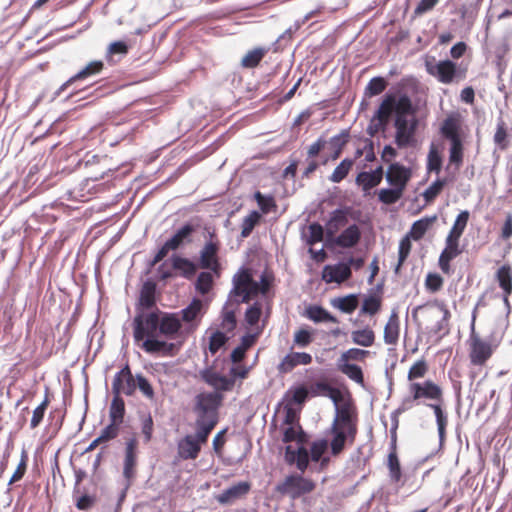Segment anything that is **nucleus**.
<instances>
[{"mask_svg": "<svg viewBox=\"0 0 512 512\" xmlns=\"http://www.w3.org/2000/svg\"><path fill=\"white\" fill-rule=\"evenodd\" d=\"M393 113L395 114V143L399 148L408 147L414 141L418 120L415 117L416 109L407 94H401L399 97L392 93L386 94L373 119L380 127H385Z\"/></svg>", "mask_w": 512, "mask_h": 512, "instance_id": "obj_1", "label": "nucleus"}, {"mask_svg": "<svg viewBox=\"0 0 512 512\" xmlns=\"http://www.w3.org/2000/svg\"><path fill=\"white\" fill-rule=\"evenodd\" d=\"M160 316L161 310L159 308L151 311H138L132 323L133 337L137 343L142 341L141 348L146 353L173 355L175 344L156 338L159 334Z\"/></svg>", "mask_w": 512, "mask_h": 512, "instance_id": "obj_2", "label": "nucleus"}, {"mask_svg": "<svg viewBox=\"0 0 512 512\" xmlns=\"http://www.w3.org/2000/svg\"><path fill=\"white\" fill-rule=\"evenodd\" d=\"M224 396L219 392H202L195 397V427L199 428V437L207 441L210 433L218 423V410Z\"/></svg>", "mask_w": 512, "mask_h": 512, "instance_id": "obj_3", "label": "nucleus"}, {"mask_svg": "<svg viewBox=\"0 0 512 512\" xmlns=\"http://www.w3.org/2000/svg\"><path fill=\"white\" fill-rule=\"evenodd\" d=\"M427 403H444L443 388L432 380L423 382H412L408 385V396H406L399 407L397 413H403L412 409L416 405Z\"/></svg>", "mask_w": 512, "mask_h": 512, "instance_id": "obj_4", "label": "nucleus"}, {"mask_svg": "<svg viewBox=\"0 0 512 512\" xmlns=\"http://www.w3.org/2000/svg\"><path fill=\"white\" fill-rule=\"evenodd\" d=\"M461 118L458 114L447 116L440 127L441 135L450 141L449 165L459 170L464 160V145L461 137Z\"/></svg>", "mask_w": 512, "mask_h": 512, "instance_id": "obj_5", "label": "nucleus"}, {"mask_svg": "<svg viewBox=\"0 0 512 512\" xmlns=\"http://www.w3.org/2000/svg\"><path fill=\"white\" fill-rule=\"evenodd\" d=\"M476 317L477 307L474 308L472 313L471 333L469 337V360L472 365L482 367L492 357L498 347V343L485 340L475 332Z\"/></svg>", "mask_w": 512, "mask_h": 512, "instance_id": "obj_6", "label": "nucleus"}, {"mask_svg": "<svg viewBox=\"0 0 512 512\" xmlns=\"http://www.w3.org/2000/svg\"><path fill=\"white\" fill-rule=\"evenodd\" d=\"M205 243L199 251V267L204 270L212 271L215 276L221 275V263L219 252L221 250V240L219 239L215 229H207Z\"/></svg>", "mask_w": 512, "mask_h": 512, "instance_id": "obj_7", "label": "nucleus"}, {"mask_svg": "<svg viewBox=\"0 0 512 512\" xmlns=\"http://www.w3.org/2000/svg\"><path fill=\"white\" fill-rule=\"evenodd\" d=\"M316 488V483L301 474H290L282 482L277 484L276 491L295 500L310 494Z\"/></svg>", "mask_w": 512, "mask_h": 512, "instance_id": "obj_8", "label": "nucleus"}, {"mask_svg": "<svg viewBox=\"0 0 512 512\" xmlns=\"http://www.w3.org/2000/svg\"><path fill=\"white\" fill-rule=\"evenodd\" d=\"M258 282H256L248 269H242L233 277L231 296L239 297L237 303H248L257 296Z\"/></svg>", "mask_w": 512, "mask_h": 512, "instance_id": "obj_9", "label": "nucleus"}, {"mask_svg": "<svg viewBox=\"0 0 512 512\" xmlns=\"http://www.w3.org/2000/svg\"><path fill=\"white\" fill-rule=\"evenodd\" d=\"M426 70L443 84H450L455 80H462L466 77V69H458L457 64L451 60L439 61L436 64L427 62Z\"/></svg>", "mask_w": 512, "mask_h": 512, "instance_id": "obj_10", "label": "nucleus"}, {"mask_svg": "<svg viewBox=\"0 0 512 512\" xmlns=\"http://www.w3.org/2000/svg\"><path fill=\"white\" fill-rule=\"evenodd\" d=\"M357 433L358 429L331 424L329 430V434L331 435V441L329 444L331 454L336 457L344 451L346 444L353 445L356 440Z\"/></svg>", "mask_w": 512, "mask_h": 512, "instance_id": "obj_11", "label": "nucleus"}, {"mask_svg": "<svg viewBox=\"0 0 512 512\" xmlns=\"http://www.w3.org/2000/svg\"><path fill=\"white\" fill-rule=\"evenodd\" d=\"M136 391V377L133 376L130 366L127 363L119 372H117L112 381L113 395L122 394L132 396Z\"/></svg>", "mask_w": 512, "mask_h": 512, "instance_id": "obj_12", "label": "nucleus"}, {"mask_svg": "<svg viewBox=\"0 0 512 512\" xmlns=\"http://www.w3.org/2000/svg\"><path fill=\"white\" fill-rule=\"evenodd\" d=\"M207 441L199 437V428H196L195 435H186L177 445L178 457L182 460H194L201 451V445Z\"/></svg>", "mask_w": 512, "mask_h": 512, "instance_id": "obj_13", "label": "nucleus"}, {"mask_svg": "<svg viewBox=\"0 0 512 512\" xmlns=\"http://www.w3.org/2000/svg\"><path fill=\"white\" fill-rule=\"evenodd\" d=\"M201 379L210 387L214 389L213 392H229L235 386L234 378L221 375L213 368H206L200 372Z\"/></svg>", "mask_w": 512, "mask_h": 512, "instance_id": "obj_14", "label": "nucleus"}, {"mask_svg": "<svg viewBox=\"0 0 512 512\" xmlns=\"http://www.w3.org/2000/svg\"><path fill=\"white\" fill-rule=\"evenodd\" d=\"M461 253L460 240L447 236L445 239V248L441 252L438 260L440 270L444 274L450 275L452 273L451 261Z\"/></svg>", "mask_w": 512, "mask_h": 512, "instance_id": "obj_15", "label": "nucleus"}, {"mask_svg": "<svg viewBox=\"0 0 512 512\" xmlns=\"http://www.w3.org/2000/svg\"><path fill=\"white\" fill-rule=\"evenodd\" d=\"M412 172L410 168L405 167L400 163H392L387 169L386 180L391 187L400 188L405 191L408 182L410 181Z\"/></svg>", "mask_w": 512, "mask_h": 512, "instance_id": "obj_16", "label": "nucleus"}, {"mask_svg": "<svg viewBox=\"0 0 512 512\" xmlns=\"http://www.w3.org/2000/svg\"><path fill=\"white\" fill-rule=\"evenodd\" d=\"M332 424L358 429V412L353 403L349 401L338 406Z\"/></svg>", "mask_w": 512, "mask_h": 512, "instance_id": "obj_17", "label": "nucleus"}, {"mask_svg": "<svg viewBox=\"0 0 512 512\" xmlns=\"http://www.w3.org/2000/svg\"><path fill=\"white\" fill-rule=\"evenodd\" d=\"M202 300L194 298L191 303L181 310V322L183 321L188 325L189 331H195L201 321L205 311Z\"/></svg>", "mask_w": 512, "mask_h": 512, "instance_id": "obj_18", "label": "nucleus"}, {"mask_svg": "<svg viewBox=\"0 0 512 512\" xmlns=\"http://www.w3.org/2000/svg\"><path fill=\"white\" fill-rule=\"evenodd\" d=\"M250 490L251 483L248 481H241L222 491V493L216 496V500L222 505L232 504L235 501L244 498Z\"/></svg>", "mask_w": 512, "mask_h": 512, "instance_id": "obj_19", "label": "nucleus"}, {"mask_svg": "<svg viewBox=\"0 0 512 512\" xmlns=\"http://www.w3.org/2000/svg\"><path fill=\"white\" fill-rule=\"evenodd\" d=\"M159 323V334L169 339H174L182 328V322L177 313L161 311Z\"/></svg>", "mask_w": 512, "mask_h": 512, "instance_id": "obj_20", "label": "nucleus"}, {"mask_svg": "<svg viewBox=\"0 0 512 512\" xmlns=\"http://www.w3.org/2000/svg\"><path fill=\"white\" fill-rule=\"evenodd\" d=\"M352 275L349 264L338 263L336 265H326L322 272V279L326 283H343Z\"/></svg>", "mask_w": 512, "mask_h": 512, "instance_id": "obj_21", "label": "nucleus"}, {"mask_svg": "<svg viewBox=\"0 0 512 512\" xmlns=\"http://www.w3.org/2000/svg\"><path fill=\"white\" fill-rule=\"evenodd\" d=\"M137 449V439L135 437L130 438L126 442L123 462V475L126 479H131L135 475V469L137 465Z\"/></svg>", "mask_w": 512, "mask_h": 512, "instance_id": "obj_22", "label": "nucleus"}, {"mask_svg": "<svg viewBox=\"0 0 512 512\" xmlns=\"http://www.w3.org/2000/svg\"><path fill=\"white\" fill-rule=\"evenodd\" d=\"M495 278L503 291V302L510 309L509 297L512 295V267L504 264L496 271Z\"/></svg>", "mask_w": 512, "mask_h": 512, "instance_id": "obj_23", "label": "nucleus"}, {"mask_svg": "<svg viewBox=\"0 0 512 512\" xmlns=\"http://www.w3.org/2000/svg\"><path fill=\"white\" fill-rule=\"evenodd\" d=\"M312 363V356L306 352H291L279 363L280 373H289L298 365H309Z\"/></svg>", "mask_w": 512, "mask_h": 512, "instance_id": "obj_24", "label": "nucleus"}, {"mask_svg": "<svg viewBox=\"0 0 512 512\" xmlns=\"http://www.w3.org/2000/svg\"><path fill=\"white\" fill-rule=\"evenodd\" d=\"M383 179V167L379 166L372 171L360 172L355 179L358 186L362 188L365 193H368L371 189L378 186Z\"/></svg>", "mask_w": 512, "mask_h": 512, "instance_id": "obj_25", "label": "nucleus"}, {"mask_svg": "<svg viewBox=\"0 0 512 512\" xmlns=\"http://www.w3.org/2000/svg\"><path fill=\"white\" fill-rule=\"evenodd\" d=\"M309 452L301 446L298 449H293L292 446H287L285 449V460L288 464H295L297 469L304 473L309 465Z\"/></svg>", "mask_w": 512, "mask_h": 512, "instance_id": "obj_26", "label": "nucleus"}, {"mask_svg": "<svg viewBox=\"0 0 512 512\" xmlns=\"http://www.w3.org/2000/svg\"><path fill=\"white\" fill-rule=\"evenodd\" d=\"M400 319L398 312L393 310L384 326L383 339L385 344L395 346L399 341Z\"/></svg>", "mask_w": 512, "mask_h": 512, "instance_id": "obj_27", "label": "nucleus"}, {"mask_svg": "<svg viewBox=\"0 0 512 512\" xmlns=\"http://www.w3.org/2000/svg\"><path fill=\"white\" fill-rule=\"evenodd\" d=\"M361 239V230L356 224L345 228L335 239L334 243L341 248L355 247Z\"/></svg>", "mask_w": 512, "mask_h": 512, "instance_id": "obj_28", "label": "nucleus"}, {"mask_svg": "<svg viewBox=\"0 0 512 512\" xmlns=\"http://www.w3.org/2000/svg\"><path fill=\"white\" fill-rule=\"evenodd\" d=\"M104 69V63L101 60H94L89 62L83 69H81L77 74L69 78L62 86L61 90H65L71 84L76 81L84 80L89 77L100 74Z\"/></svg>", "mask_w": 512, "mask_h": 512, "instance_id": "obj_29", "label": "nucleus"}, {"mask_svg": "<svg viewBox=\"0 0 512 512\" xmlns=\"http://www.w3.org/2000/svg\"><path fill=\"white\" fill-rule=\"evenodd\" d=\"M171 264L174 270L179 272V275L185 279L191 280L197 273L199 264L197 265L192 260L179 255L171 257Z\"/></svg>", "mask_w": 512, "mask_h": 512, "instance_id": "obj_30", "label": "nucleus"}, {"mask_svg": "<svg viewBox=\"0 0 512 512\" xmlns=\"http://www.w3.org/2000/svg\"><path fill=\"white\" fill-rule=\"evenodd\" d=\"M156 285L152 282H146L141 288L138 300V311L153 310L156 307Z\"/></svg>", "mask_w": 512, "mask_h": 512, "instance_id": "obj_31", "label": "nucleus"}, {"mask_svg": "<svg viewBox=\"0 0 512 512\" xmlns=\"http://www.w3.org/2000/svg\"><path fill=\"white\" fill-rule=\"evenodd\" d=\"M349 137L350 135L348 130H342L339 134L333 136L329 141H327V144H329V148L331 150V154L327 159L323 161V165H325L328 160L335 161L341 156L346 144L349 141Z\"/></svg>", "mask_w": 512, "mask_h": 512, "instance_id": "obj_32", "label": "nucleus"}, {"mask_svg": "<svg viewBox=\"0 0 512 512\" xmlns=\"http://www.w3.org/2000/svg\"><path fill=\"white\" fill-rule=\"evenodd\" d=\"M348 223V213L343 209H336L331 213L329 220L326 223V234L328 237H333L341 228L345 227Z\"/></svg>", "mask_w": 512, "mask_h": 512, "instance_id": "obj_33", "label": "nucleus"}, {"mask_svg": "<svg viewBox=\"0 0 512 512\" xmlns=\"http://www.w3.org/2000/svg\"><path fill=\"white\" fill-rule=\"evenodd\" d=\"M312 395H322L329 397L336 405L343 400L342 392L339 388L333 387L330 384L318 381L312 386Z\"/></svg>", "mask_w": 512, "mask_h": 512, "instance_id": "obj_34", "label": "nucleus"}, {"mask_svg": "<svg viewBox=\"0 0 512 512\" xmlns=\"http://www.w3.org/2000/svg\"><path fill=\"white\" fill-rule=\"evenodd\" d=\"M436 220V215L431 217H423L412 224L409 232L406 235L411 239L418 241L424 237L428 229Z\"/></svg>", "mask_w": 512, "mask_h": 512, "instance_id": "obj_35", "label": "nucleus"}, {"mask_svg": "<svg viewBox=\"0 0 512 512\" xmlns=\"http://www.w3.org/2000/svg\"><path fill=\"white\" fill-rule=\"evenodd\" d=\"M196 229L197 225L195 226L191 223H186L181 228H179L175 234L170 239H168V241L173 246V248L177 250L184 244V242H191V236L196 231Z\"/></svg>", "mask_w": 512, "mask_h": 512, "instance_id": "obj_36", "label": "nucleus"}, {"mask_svg": "<svg viewBox=\"0 0 512 512\" xmlns=\"http://www.w3.org/2000/svg\"><path fill=\"white\" fill-rule=\"evenodd\" d=\"M351 340L358 346L371 347L375 343L376 334L371 327L366 326L363 329L353 330L351 332Z\"/></svg>", "mask_w": 512, "mask_h": 512, "instance_id": "obj_37", "label": "nucleus"}, {"mask_svg": "<svg viewBox=\"0 0 512 512\" xmlns=\"http://www.w3.org/2000/svg\"><path fill=\"white\" fill-rule=\"evenodd\" d=\"M236 310L237 307L226 303L221 311L220 327L227 333L233 332L237 326Z\"/></svg>", "mask_w": 512, "mask_h": 512, "instance_id": "obj_38", "label": "nucleus"}, {"mask_svg": "<svg viewBox=\"0 0 512 512\" xmlns=\"http://www.w3.org/2000/svg\"><path fill=\"white\" fill-rule=\"evenodd\" d=\"M331 305L343 313L351 314L359 305L358 296L355 294H349L343 297H337L331 300Z\"/></svg>", "mask_w": 512, "mask_h": 512, "instance_id": "obj_39", "label": "nucleus"}, {"mask_svg": "<svg viewBox=\"0 0 512 512\" xmlns=\"http://www.w3.org/2000/svg\"><path fill=\"white\" fill-rule=\"evenodd\" d=\"M306 316L308 319L312 320L315 323H321V322L339 323V320L335 316H333L330 312H328L322 306H318V305L309 306L306 309Z\"/></svg>", "mask_w": 512, "mask_h": 512, "instance_id": "obj_40", "label": "nucleus"}, {"mask_svg": "<svg viewBox=\"0 0 512 512\" xmlns=\"http://www.w3.org/2000/svg\"><path fill=\"white\" fill-rule=\"evenodd\" d=\"M124 416H125V402H124L123 398L119 395H113V399L111 401L110 408H109L110 422L121 426V424L124 421Z\"/></svg>", "mask_w": 512, "mask_h": 512, "instance_id": "obj_41", "label": "nucleus"}, {"mask_svg": "<svg viewBox=\"0 0 512 512\" xmlns=\"http://www.w3.org/2000/svg\"><path fill=\"white\" fill-rule=\"evenodd\" d=\"M337 368L350 380L354 381L355 383L361 386H364V374L360 366L352 363L337 362Z\"/></svg>", "mask_w": 512, "mask_h": 512, "instance_id": "obj_42", "label": "nucleus"}, {"mask_svg": "<svg viewBox=\"0 0 512 512\" xmlns=\"http://www.w3.org/2000/svg\"><path fill=\"white\" fill-rule=\"evenodd\" d=\"M308 394L309 391L304 385L291 388L285 394V404H290V406L299 405V410H301L302 405L308 398Z\"/></svg>", "mask_w": 512, "mask_h": 512, "instance_id": "obj_43", "label": "nucleus"}, {"mask_svg": "<svg viewBox=\"0 0 512 512\" xmlns=\"http://www.w3.org/2000/svg\"><path fill=\"white\" fill-rule=\"evenodd\" d=\"M267 52L268 49L264 47H257L248 51L241 60V66L248 69L257 67Z\"/></svg>", "mask_w": 512, "mask_h": 512, "instance_id": "obj_44", "label": "nucleus"}, {"mask_svg": "<svg viewBox=\"0 0 512 512\" xmlns=\"http://www.w3.org/2000/svg\"><path fill=\"white\" fill-rule=\"evenodd\" d=\"M427 407L431 408L436 417L438 434L440 441H443L446 434V427L448 425V417L442 408V404L427 403Z\"/></svg>", "mask_w": 512, "mask_h": 512, "instance_id": "obj_45", "label": "nucleus"}, {"mask_svg": "<svg viewBox=\"0 0 512 512\" xmlns=\"http://www.w3.org/2000/svg\"><path fill=\"white\" fill-rule=\"evenodd\" d=\"M354 165V160L350 158L343 159L334 169L332 174L329 176V180L332 183H340L343 181L350 171L352 170Z\"/></svg>", "mask_w": 512, "mask_h": 512, "instance_id": "obj_46", "label": "nucleus"}, {"mask_svg": "<svg viewBox=\"0 0 512 512\" xmlns=\"http://www.w3.org/2000/svg\"><path fill=\"white\" fill-rule=\"evenodd\" d=\"M370 354L371 353L368 350L360 348H350L340 355L338 362H364L368 357H370Z\"/></svg>", "mask_w": 512, "mask_h": 512, "instance_id": "obj_47", "label": "nucleus"}, {"mask_svg": "<svg viewBox=\"0 0 512 512\" xmlns=\"http://www.w3.org/2000/svg\"><path fill=\"white\" fill-rule=\"evenodd\" d=\"M214 275L210 270L200 272L195 282V289L202 295L209 293L214 284Z\"/></svg>", "mask_w": 512, "mask_h": 512, "instance_id": "obj_48", "label": "nucleus"}, {"mask_svg": "<svg viewBox=\"0 0 512 512\" xmlns=\"http://www.w3.org/2000/svg\"><path fill=\"white\" fill-rule=\"evenodd\" d=\"M261 213L256 210L251 211L246 217L243 218L241 223V237L247 238L252 233L256 225L261 220Z\"/></svg>", "mask_w": 512, "mask_h": 512, "instance_id": "obj_49", "label": "nucleus"}, {"mask_svg": "<svg viewBox=\"0 0 512 512\" xmlns=\"http://www.w3.org/2000/svg\"><path fill=\"white\" fill-rule=\"evenodd\" d=\"M469 216H470V214L467 210L460 212L458 214V216L456 217V220L447 236L460 240V238L467 226Z\"/></svg>", "mask_w": 512, "mask_h": 512, "instance_id": "obj_50", "label": "nucleus"}, {"mask_svg": "<svg viewBox=\"0 0 512 512\" xmlns=\"http://www.w3.org/2000/svg\"><path fill=\"white\" fill-rule=\"evenodd\" d=\"M434 305L438 308L439 312L442 313V318L441 320L437 321L435 327L432 329V332L435 334H440L442 331L447 333L449 319L451 317L450 311L443 302L435 301Z\"/></svg>", "mask_w": 512, "mask_h": 512, "instance_id": "obj_51", "label": "nucleus"}, {"mask_svg": "<svg viewBox=\"0 0 512 512\" xmlns=\"http://www.w3.org/2000/svg\"><path fill=\"white\" fill-rule=\"evenodd\" d=\"M387 468L390 480L394 483H399L402 479V469L398 455L388 454Z\"/></svg>", "mask_w": 512, "mask_h": 512, "instance_id": "obj_52", "label": "nucleus"}, {"mask_svg": "<svg viewBox=\"0 0 512 512\" xmlns=\"http://www.w3.org/2000/svg\"><path fill=\"white\" fill-rule=\"evenodd\" d=\"M428 370V364L424 359L417 360L408 371L407 379L409 383L416 382L417 379L424 378L428 373Z\"/></svg>", "mask_w": 512, "mask_h": 512, "instance_id": "obj_53", "label": "nucleus"}, {"mask_svg": "<svg viewBox=\"0 0 512 512\" xmlns=\"http://www.w3.org/2000/svg\"><path fill=\"white\" fill-rule=\"evenodd\" d=\"M404 191L400 188L392 187L381 189L378 193L379 201L391 205L396 203L403 196Z\"/></svg>", "mask_w": 512, "mask_h": 512, "instance_id": "obj_54", "label": "nucleus"}, {"mask_svg": "<svg viewBox=\"0 0 512 512\" xmlns=\"http://www.w3.org/2000/svg\"><path fill=\"white\" fill-rule=\"evenodd\" d=\"M140 429L144 443L148 444L152 440L154 432V421L150 413L141 415Z\"/></svg>", "mask_w": 512, "mask_h": 512, "instance_id": "obj_55", "label": "nucleus"}, {"mask_svg": "<svg viewBox=\"0 0 512 512\" xmlns=\"http://www.w3.org/2000/svg\"><path fill=\"white\" fill-rule=\"evenodd\" d=\"M254 199L263 214H268L271 211H275L277 208L276 201L272 195H263L261 192L257 191L254 194Z\"/></svg>", "mask_w": 512, "mask_h": 512, "instance_id": "obj_56", "label": "nucleus"}, {"mask_svg": "<svg viewBox=\"0 0 512 512\" xmlns=\"http://www.w3.org/2000/svg\"><path fill=\"white\" fill-rule=\"evenodd\" d=\"M382 306L381 298L378 296H369L364 299L361 307V314L375 315L377 314Z\"/></svg>", "mask_w": 512, "mask_h": 512, "instance_id": "obj_57", "label": "nucleus"}, {"mask_svg": "<svg viewBox=\"0 0 512 512\" xmlns=\"http://www.w3.org/2000/svg\"><path fill=\"white\" fill-rule=\"evenodd\" d=\"M49 403H50V399H49L48 394H46L45 398L41 402V404L38 405L33 410L32 418H31V421H30V428L31 429H35L36 427H38L40 425V423L42 422V420L44 418L45 411L47 410V408L49 406Z\"/></svg>", "mask_w": 512, "mask_h": 512, "instance_id": "obj_58", "label": "nucleus"}, {"mask_svg": "<svg viewBox=\"0 0 512 512\" xmlns=\"http://www.w3.org/2000/svg\"><path fill=\"white\" fill-rule=\"evenodd\" d=\"M411 240L412 239L410 237H408L407 235H405L400 240L399 252H398V264H397V266L395 268V272L396 273H398L400 267L406 261V259L408 258L409 254L411 252V248H412Z\"/></svg>", "mask_w": 512, "mask_h": 512, "instance_id": "obj_59", "label": "nucleus"}, {"mask_svg": "<svg viewBox=\"0 0 512 512\" xmlns=\"http://www.w3.org/2000/svg\"><path fill=\"white\" fill-rule=\"evenodd\" d=\"M28 460H29L28 453L25 449H23L21 451L20 462L18 463L16 470L14 471V473L12 474V476L9 480V485L20 481L24 477L26 470H27Z\"/></svg>", "mask_w": 512, "mask_h": 512, "instance_id": "obj_60", "label": "nucleus"}, {"mask_svg": "<svg viewBox=\"0 0 512 512\" xmlns=\"http://www.w3.org/2000/svg\"><path fill=\"white\" fill-rule=\"evenodd\" d=\"M387 87V81L383 77L372 78L365 89V94L368 96H376L381 94Z\"/></svg>", "mask_w": 512, "mask_h": 512, "instance_id": "obj_61", "label": "nucleus"}, {"mask_svg": "<svg viewBox=\"0 0 512 512\" xmlns=\"http://www.w3.org/2000/svg\"><path fill=\"white\" fill-rule=\"evenodd\" d=\"M446 179H437L423 193V197L427 203L435 200L446 185Z\"/></svg>", "mask_w": 512, "mask_h": 512, "instance_id": "obj_62", "label": "nucleus"}, {"mask_svg": "<svg viewBox=\"0 0 512 512\" xmlns=\"http://www.w3.org/2000/svg\"><path fill=\"white\" fill-rule=\"evenodd\" d=\"M228 341V338L221 331L212 333L209 338L208 349L212 355H215Z\"/></svg>", "mask_w": 512, "mask_h": 512, "instance_id": "obj_63", "label": "nucleus"}, {"mask_svg": "<svg viewBox=\"0 0 512 512\" xmlns=\"http://www.w3.org/2000/svg\"><path fill=\"white\" fill-rule=\"evenodd\" d=\"M328 448V442L325 439H320L312 442L310 446V454L309 457L313 462H319L321 457L326 452Z\"/></svg>", "mask_w": 512, "mask_h": 512, "instance_id": "obj_64", "label": "nucleus"}]
</instances>
